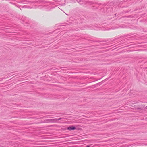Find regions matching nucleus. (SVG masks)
Masks as SVG:
<instances>
[{
	"label": "nucleus",
	"mask_w": 147,
	"mask_h": 147,
	"mask_svg": "<svg viewBox=\"0 0 147 147\" xmlns=\"http://www.w3.org/2000/svg\"><path fill=\"white\" fill-rule=\"evenodd\" d=\"M38 3H40L43 7H45L47 3V1L40 0L37 1Z\"/></svg>",
	"instance_id": "nucleus-1"
},
{
	"label": "nucleus",
	"mask_w": 147,
	"mask_h": 147,
	"mask_svg": "<svg viewBox=\"0 0 147 147\" xmlns=\"http://www.w3.org/2000/svg\"><path fill=\"white\" fill-rule=\"evenodd\" d=\"M21 5H20V6L22 7V8H33V7H30L29 6H28L27 5H25L23 6H22Z\"/></svg>",
	"instance_id": "nucleus-3"
},
{
	"label": "nucleus",
	"mask_w": 147,
	"mask_h": 147,
	"mask_svg": "<svg viewBox=\"0 0 147 147\" xmlns=\"http://www.w3.org/2000/svg\"><path fill=\"white\" fill-rule=\"evenodd\" d=\"M85 0H76L80 4H82L83 3Z\"/></svg>",
	"instance_id": "nucleus-6"
},
{
	"label": "nucleus",
	"mask_w": 147,
	"mask_h": 147,
	"mask_svg": "<svg viewBox=\"0 0 147 147\" xmlns=\"http://www.w3.org/2000/svg\"><path fill=\"white\" fill-rule=\"evenodd\" d=\"M22 20H23L24 21V20L22 18Z\"/></svg>",
	"instance_id": "nucleus-11"
},
{
	"label": "nucleus",
	"mask_w": 147,
	"mask_h": 147,
	"mask_svg": "<svg viewBox=\"0 0 147 147\" xmlns=\"http://www.w3.org/2000/svg\"><path fill=\"white\" fill-rule=\"evenodd\" d=\"M76 129V127L73 126H69L68 128V129L69 130H74Z\"/></svg>",
	"instance_id": "nucleus-5"
},
{
	"label": "nucleus",
	"mask_w": 147,
	"mask_h": 147,
	"mask_svg": "<svg viewBox=\"0 0 147 147\" xmlns=\"http://www.w3.org/2000/svg\"><path fill=\"white\" fill-rule=\"evenodd\" d=\"M49 7H50V6H49L48 7H47V8H49Z\"/></svg>",
	"instance_id": "nucleus-12"
},
{
	"label": "nucleus",
	"mask_w": 147,
	"mask_h": 147,
	"mask_svg": "<svg viewBox=\"0 0 147 147\" xmlns=\"http://www.w3.org/2000/svg\"><path fill=\"white\" fill-rule=\"evenodd\" d=\"M19 3L22 4H30L31 3L30 2L26 0H20V1L19 2Z\"/></svg>",
	"instance_id": "nucleus-2"
},
{
	"label": "nucleus",
	"mask_w": 147,
	"mask_h": 147,
	"mask_svg": "<svg viewBox=\"0 0 147 147\" xmlns=\"http://www.w3.org/2000/svg\"><path fill=\"white\" fill-rule=\"evenodd\" d=\"M86 147H90V145H88L86 146Z\"/></svg>",
	"instance_id": "nucleus-9"
},
{
	"label": "nucleus",
	"mask_w": 147,
	"mask_h": 147,
	"mask_svg": "<svg viewBox=\"0 0 147 147\" xmlns=\"http://www.w3.org/2000/svg\"><path fill=\"white\" fill-rule=\"evenodd\" d=\"M49 10V9H47V11H48V10Z\"/></svg>",
	"instance_id": "nucleus-13"
},
{
	"label": "nucleus",
	"mask_w": 147,
	"mask_h": 147,
	"mask_svg": "<svg viewBox=\"0 0 147 147\" xmlns=\"http://www.w3.org/2000/svg\"><path fill=\"white\" fill-rule=\"evenodd\" d=\"M63 119L62 118H59L58 119H51V120L53 121V122H57V121H58L60 120H61V119Z\"/></svg>",
	"instance_id": "nucleus-4"
},
{
	"label": "nucleus",
	"mask_w": 147,
	"mask_h": 147,
	"mask_svg": "<svg viewBox=\"0 0 147 147\" xmlns=\"http://www.w3.org/2000/svg\"><path fill=\"white\" fill-rule=\"evenodd\" d=\"M16 6H17V7H20V6H19L18 5H16Z\"/></svg>",
	"instance_id": "nucleus-10"
},
{
	"label": "nucleus",
	"mask_w": 147,
	"mask_h": 147,
	"mask_svg": "<svg viewBox=\"0 0 147 147\" xmlns=\"http://www.w3.org/2000/svg\"><path fill=\"white\" fill-rule=\"evenodd\" d=\"M54 0L55 1V2H59V1H58V0Z\"/></svg>",
	"instance_id": "nucleus-7"
},
{
	"label": "nucleus",
	"mask_w": 147,
	"mask_h": 147,
	"mask_svg": "<svg viewBox=\"0 0 147 147\" xmlns=\"http://www.w3.org/2000/svg\"><path fill=\"white\" fill-rule=\"evenodd\" d=\"M61 6H63L65 5V3H64L63 4H60Z\"/></svg>",
	"instance_id": "nucleus-8"
}]
</instances>
